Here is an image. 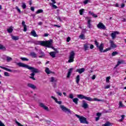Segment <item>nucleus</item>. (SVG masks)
<instances>
[{
	"label": "nucleus",
	"mask_w": 126,
	"mask_h": 126,
	"mask_svg": "<svg viewBox=\"0 0 126 126\" xmlns=\"http://www.w3.org/2000/svg\"><path fill=\"white\" fill-rule=\"evenodd\" d=\"M17 64L20 67H25V68H27L28 69L31 70L32 73L30 74L31 76H30V78H31V79H32V80H36V78L34 77L36 73H39V72H41V71H40V70L34 67L29 66V65H27L21 62L17 63Z\"/></svg>",
	"instance_id": "f257e3e1"
},
{
	"label": "nucleus",
	"mask_w": 126,
	"mask_h": 126,
	"mask_svg": "<svg viewBox=\"0 0 126 126\" xmlns=\"http://www.w3.org/2000/svg\"><path fill=\"white\" fill-rule=\"evenodd\" d=\"M36 43L37 45H40V46H43V47H47V48H51L53 50H55V48L53 47V40L50 39L48 41H36Z\"/></svg>",
	"instance_id": "f03ea898"
},
{
	"label": "nucleus",
	"mask_w": 126,
	"mask_h": 126,
	"mask_svg": "<svg viewBox=\"0 0 126 126\" xmlns=\"http://www.w3.org/2000/svg\"><path fill=\"white\" fill-rule=\"evenodd\" d=\"M75 117H77L78 119H79L80 122L81 124H86L87 125H88L89 124V122L87 121V119L83 116H80L77 114L75 115Z\"/></svg>",
	"instance_id": "7ed1b4c3"
},
{
	"label": "nucleus",
	"mask_w": 126,
	"mask_h": 126,
	"mask_svg": "<svg viewBox=\"0 0 126 126\" xmlns=\"http://www.w3.org/2000/svg\"><path fill=\"white\" fill-rule=\"evenodd\" d=\"M84 99L85 100H87V101H90V102H92V101H97L98 102H104V100L99 99H98L96 97H94L93 99L91 97H88V96H85V98Z\"/></svg>",
	"instance_id": "20e7f679"
},
{
	"label": "nucleus",
	"mask_w": 126,
	"mask_h": 126,
	"mask_svg": "<svg viewBox=\"0 0 126 126\" xmlns=\"http://www.w3.org/2000/svg\"><path fill=\"white\" fill-rule=\"evenodd\" d=\"M97 48L99 49L100 53H106V52H108V51H110V50H111V48H108L103 51V49H104V46L103 45V43H101L100 46L98 45V47H97Z\"/></svg>",
	"instance_id": "39448f33"
},
{
	"label": "nucleus",
	"mask_w": 126,
	"mask_h": 126,
	"mask_svg": "<svg viewBox=\"0 0 126 126\" xmlns=\"http://www.w3.org/2000/svg\"><path fill=\"white\" fill-rule=\"evenodd\" d=\"M75 56V53L74 51H71L70 53V56L69 57V60L68 63H73L74 62V56Z\"/></svg>",
	"instance_id": "423d86ee"
},
{
	"label": "nucleus",
	"mask_w": 126,
	"mask_h": 126,
	"mask_svg": "<svg viewBox=\"0 0 126 126\" xmlns=\"http://www.w3.org/2000/svg\"><path fill=\"white\" fill-rule=\"evenodd\" d=\"M60 108L63 112L64 113H67L68 114H71V111L70 109L65 107L64 105H60Z\"/></svg>",
	"instance_id": "0eeeda50"
},
{
	"label": "nucleus",
	"mask_w": 126,
	"mask_h": 126,
	"mask_svg": "<svg viewBox=\"0 0 126 126\" xmlns=\"http://www.w3.org/2000/svg\"><path fill=\"white\" fill-rule=\"evenodd\" d=\"M97 27L98 29H103V30L106 29V27H105V25H104L102 23H99L97 25Z\"/></svg>",
	"instance_id": "6e6552de"
},
{
	"label": "nucleus",
	"mask_w": 126,
	"mask_h": 126,
	"mask_svg": "<svg viewBox=\"0 0 126 126\" xmlns=\"http://www.w3.org/2000/svg\"><path fill=\"white\" fill-rule=\"evenodd\" d=\"M39 106L43 108V109H44V110H45V111H47L48 112H49V107H47L46 105H45V104H44V103H40L39 104Z\"/></svg>",
	"instance_id": "1a4fd4ad"
},
{
	"label": "nucleus",
	"mask_w": 126,
	"mask_h": 126,
	"mask_svg": "<svg viewBox=\"0 0 126 126\" xmlns=\"http://www.w3.org/2000/svg\"><path fill=\"white\" fill-rule=\"evenodd\" d=\"M119 34H120V32L118 31H115L111 33V36L112 39H115V38H116V35H119Z\"/></svg>",
	"instance_id": "9d476101"
},
{
	"label": "nucleus",
	"mask_w": 126,
	"mask_h": 126,
	"mask_svg": "<svg viewBox=\"0 0 126 126\" xmlns=\"http://www.w3.org/2000/svg\"><path fill=\"white\" fill-rule=\"evenodd\" d=\"M110 47L109 48H111V50H112V49H115V48L117 47V45H116L115 43H114V41H113L112 40L110 41Z\"/></svg>",
	"instance_id": "9b49d317"
},
{
	"label": "nucleus",
	"mask_w": 126,
	"mask_h": 126,
	"mask_svg": "<svg viewBox=\"0 0 126 126\" xmlns=\"http://www.w3.org/2000/svg\"><path fill=\"white\" fill-rule=\"evenodd\" d=\"M82 103H83V104L82 105V107L84 108V109H87V108H88L89 105H88V104L86 103V101L85 100H83Z\"/></svg>",
	"instance_id": "f8f14e48"
},
{
	"label": "nucleus",
	"mask_w": 126,
	"mask_h": 126,
	"mask_svg": "<svg viewBox=\"0 0 126 126\" xmlns=\"http://www.w3.org/2000/svg\"><path fill=\"white\" fill-rule=\"evenodd\" d=\"M28 87H29L30 88H32V89H33V90H35L37 87L35 85L31 84V83H29L27 85Z\"/></svg>",
	"instance_id": "ddd939ff"
},
{
	"label": "nucleus",
	"mask_w": 126,
	"mask_h": 126,
	"mask_svg": "<svg viewBox=\"0 0 126 126\" xmlns=\"http://www.w3.org/2000/svg\"><path fill=\"white\" fill-rule=\"evenodd\" d=\"M76 72H79L80 74H81L83 72H84L85 71V68H81L80 69H77L76 70Z\"/></svg>",
	"instance_id": "4468645a"
},
{
	"label": "nucleus",
	"mask_w": 126,
	"mask_h": 126,
	"mask_svg": "<svg viewBox=\"0 0 126 126\" xmlns=\"http://www.w3.org/2000/svg\"><path fill=\"white\" fill-rule=\"evenodd\" d=\"M72 70H73V68H70L68 71L67 75V78H69L70 77V75H71V73L72 72Z\"/></svg>",
	"instance_id": "2eb2a0df"
},
{
	"label": "nucleus",
	"mask_w": 126,
	"mask_h": 126,
	"mask_svg": "<svg viewBox=\"0 0 126 126\" xmlns=\"http://www.w3.org/2000/svg\"><path fill=\"white\" fill-rule=\"evenodd\" d=\"M89 46H90V44L89 43H86L84 44V49L85 52H86V51H88V49H89Z\"/></svg>",
	"instance_id": "dca6fc26"
},
{
	"label": "nucleus",
	"mask_w": 126,
	"mask_h": 126,
	"mask_svg": "<svg viewBox=\"0 0 126 126\" xmlns=\"http://www.w3.org/2000/svg\"><path fill=\"white\" fill-rule=\"evenodd\" d=\"M31 34L33 37H38V35L37 34V33H36V32L35 31V30H32L31 32Z\"/></svg>",
	"instance_id": "f3484780"
},
{
	"label": "nucleus",
	"mask_w": 126,
	"mask_h": 126,
	"mask_svg": "<svg viewBox=\"0 0 126 126\" xmlns=\"http://www.w3.org/2000/svg\"><path fill=\"white\" fill-rule=\"evenodd\" d=\"M89 14H91V15H92L93 17H94V18H97V17H98V15L94 14V12H92L91 11L89 12Z\"/></svg>",
	"instance_id": "a211bd4d"
},
{
	"label": "nucleus",
	"mask_w": 126,
	"mask_h": 126,
	"mask_svg": "<svg viewBox=\"0 0 126 126\" xmlns=\"http://www.w3.org/2000/svg\"><path fill=\"white\" fill-rule=\"evenodd\" d=\"M79 81H80V76L78 75L76 78V82L78 85H79Z\"/></svg>",
	"instance_id": "6ab92c4d"
},
{
	"label": "nucleus",
	"mask_w": 126,
	"mask_h": 126,
	"mask_svg": "<svg viewBox=\"0 0 126 126\" xmlns=\"http://www.w3.org/2000/svg\"><path fill=\"white\" fill-rule=\"evenodd\" d=\"M0 68H2V69H4V70H6L7 71H9V72H12V70L10 69H8L6 67L2 66H0Z\"/></svg>",
	"instance_id": "aec40b11"
},
{
	"label": "nucleus",
	"mask_w": 126,
	"mask_h": 126,
	"mask_svg": "<svg viewBox=\"0 0 126 126\" xmlns=\"http://www.w3.org/2000/svg\"><path fill=\"white\" fill-rule=\"evenodd\" d=\"M56 54L57 53H56V52H51L49 53V55L52 58H56Z\"/></svg>",
	"instance_id": "412c9836"
},
{
	"label": "nucleus",
	"mask_w": 126,
	"mask_h": 126,
	"mask_svg": "<svg viewBox=\"0 0 126 126\" xmlns=\"http://www.w3.org/2000/svg\"><path fill=\"white\" fill-rule=\"evenodd\" d=\"M45 71L47 74H51V73H53V72L50 70V69L48 67L46 68Z\"/></svg>",
	"instance_id": "4be33fe9"
},
{
	"label": "nucleus",
	"mask_w": 126,
	"mask_h": 126,
	"mask_svg": "<svg viewBox=\"0 0 126 126\" xmlns=\"http://www.w3.org/2000/svg\"><path fill=\"white\" fill-rule=\"evenodd\" d=\"M30 56L32 57V58H37V54L34 52H31L30 54Z\"/></svg>",
	"instance_id": "5701e85b"
},
{
	"label": "nucleus",
	"mask_w": 126,
	"mask_h": 126,
	"mask_svg": "<svg viewBox=\"0 0 126 126\" xmlns=\"http://www.w3.org/2000/svg\"><path fill=\"white\" fill-rule=\"evenodd\" d=\"M78 101H79V99L77 98H74L73 99V102H74L76 105H78Z\"/></svg>",
	"instance_id": "b1692460"
},
{
	"label": "nucleus",
	"mask_w": 126,
	"mask_h": 126,
	"mask_svg": "<svg viewBox=\"0 0 126 126\" xmlns=\"http://www.w3.org/2000/svg\"><path fill=\"white\" fill-rule=\"evenodd\" d=\"M11 38L12 40H14V41H17V40L19 39V37L12 35Z\"/></svg>",
	"instance_id": "393cba45"
},
{
	"label": "nucleus",
	"mask_w": 126,
	"mask_h": 126,
	"mask_svg": "<svg viewBox=\"0 0 126 126\" xmlns=\"http://www.w3.org/2000/svg\"><path fill=\"white\" fill-rule=\"evenodd\" d=\"M7 31L8 33H12V31H13V29L12 28V27H10V28L7 29Z\"/></svg>",
	"instance_id": "a878e982"
},
{
	"label": "nucleus",
	"mask_w": 126,
	"mask_h": 126,
	"mask_svg": "<svg viewBox=\"0 0 126 126\" xmlns=\"http://www.w3.org/2000/svg\"><path fill=\"white\" fill-rule=\"evenodd\" d=\"M77 97L79 98V99H85V96L83 94H78Z\"/></svg>",
	"instance_id": "bb28decb"
},
{
	"label": "nucleus",
	"mask_w": 126,
	"mask_h": 126,
	"mask_svg": "<svg viewBox=\"0 0 126 126\" xmlns=\"http://www.w3.org/2000/svg\"><path fill=\"white\" fill-rule=\"evenodd\" d=\"M112 126V123L107 122L105 124H103L102 126Z\"/></svg>",
	"instance_id": "cd10ccee"
},
{
	"label": "nucleus",
	"mask_w": 126,
	"mask_h": 126,
	"mask_svg": "<svg viewBox=\"0 0 126 126\" xmlns=\"http://www.w3.org/2000/svg\"><path fill=\"white\" fill-rule=\"evenodd\" d=\"M126 107L122 101H119V108H124Z\"/></svg>",
	"instance_id": "c85d7f7f"
},
{
	"label": "nucleus",
	"mask_w": 126,
	"mask_h": 126,
	"mask_svg": "<svg viewBox=\"0 0 126 126\" xmlns=\"http://www.w3.org/2000/svg\"><path fill=\"white\" fill-rule=\"evenodd\" d=\"M91 20H89L88 21V28H91Z\"/></svg>",
	"instance_id": "c756f323"
},
{
	"label": "nucleus",
	"mask_w": 126,
	"mask_h": 126,
	"mask_svg": "<svg viewBox=\"0 0 126 126\" xmlns=\"http://www.w3.org/2000/svg\"><path fill=\"white\" fill-rule=\"evenodd\" d=\"M11 61H12V58L11 57L7 56L6 57V61L7 63H9V62H11Z\"/></svg>",
	"instance_id": "7c9ffc66"
},
{
	"label": "nucleus",
	"mask_w": 126,
	"mask_h": 126,
	"mask_svg": "<svg viewBox=\"0 0 126 126\" xmlns=\"http://www.w3.org/2000/svg\"><path fill=\"white\" fill-rule=\"evenodd\" d=\"M79 38L82 40H85V35H84L83 34H82L79 35Z\"/></svg>",
	"instance_id": "2f4dec72"
},
{
	"label": "nucleus",
	"mask_w": 126,
	"mask_h": 126,
	"mask_svg": "<svg viewBox=\"0 0 126 126\" xmlns=\"http://www.w3.org/2000/svg\"><path fill=\"white\" fill-rule=\"evenodd\" d=\"M57 82V80L55 79V77H51L50 78V82Z\"/></svg>",
	"instance_id": "473e14b6"
},
{
	"label": "nucleus",
	"mask_w": 126,
	"mask_h": 126,
	"mask_svg": "<svg viewBox=\"0 0 126 126\" xmlns=\"http://www.w3.org/2000/svg\"><path fill=\"white\" fill-rule=\"evenodd\" d=\"M44 10H43L42 9H38L36 12V14H39V13H43Z\"/></svg>",
	"instance_id": "72a5a7b5"
},
{
	"label": "nucleus",
	"mask_w": 126,
	"mask_h": 126,
	"mask_svg": "<svg viewBox=\"0 0 126 126\" xmlns=\"http://www.w3.org/2000/svg\"><path fill=\"white\" fill-rule=\"evenodd\" d=\"M20 59L23 62H25V61L28 62V61H29V59H27V58H26L25 57H21Z\"/></svg>",
	"instance_id": "f704fd0d"
},
{
	"label": "nucleus",
	"mask_w": 126,
	"mask_h": 126,
	"mask_svg": "<svg viewBox=\"0 0 126 126\" xmlns=\"http://www.w3.org/2000/svg\"><path fill=\"white\" fill-rule=\"evenodd\" d=\"M118 54H119V52L115 51V52H113L112 53V57H115V56H117V55H118Z\"/></svg>",
	"instance_id": "c9c22d12"
},
{
	"label": "nucleus",
	"mask_w": 126,
	"mask_h": 126,
	"mask_svg": "<svg viewBox=\"0 0 126 126\" xmlns=\"http://www.w3.org/2000/svg\"><path fill=\"white\" fill-rule=\"evenodd\" d=\"M79 14L80 15H83V12H84V9H81L79 11Z\"/></svg>",
	"instance_id": "e433bc0d"
},
{
	"label": "nucleus",
	"mask_w": 126,
	"mask_h": 126,
	"mask_svg": "<svg viewBox=\"0 0 126 126\" xmlns=\"http://www.w3.org/2000/svg\"><path fill=\"white\" fill-rule=\"evenodd\" d=\"M39 54L41 55L42 57H45V53H44L42 50H39Z\"/></svg>",
	"instance_id": "4c0bfd02"
},
{
	"label": "nucleus",
	"mask_w": 126,
	"mask_h": 126,
	"mask_svg": "<svg viewBox=\"0 0 126 126\" xmlns=\"http://www.w3.org/2000/svg\"><path fill=\"white\" fill-rule=\"evenodd\" d=\"M0 50H3V51H5V47L2 45L0 44Z\"/></svg>",
	"instance_id": "58836bf2"
},
{
	"label": "nucleus",
	"mask_w": 126,
	"mask_h": 126,
	"mask_svg": "<svg viewBox=\"0 0 126 126\" xmlns=\"http://www.w3.org/2000/svg\"><path fill=\"white\" fill-rule=\"evenodd\" d=\"M22 8H23V9H25V8H26V4H25V3H22Z\"/></svg>",
	"instance_id": "ea45409f"
},
{
	"label": "nucleus",
	"mask_w": 126,
	"mask_h": 126,
	"mask_svg": "<svg viewBox=\"0 0 126 126\" xmlns=\"http://www.w3.org/2000/svg\"><path fill=\"white\" fill-rule=\"evenodd\" d=\"M111 78L110 76L106 77V82L109 83L110 82V78Z\"/></svg>",
	"instance_id": "a19ab883"
},
{
	"label": "nucleus",
	"mask_w": 126,
	"mask_h": 126,
	"mask_svg": "<svg viewBox=\"0 0 126 126\" xmlns=\"http://www.w3.org/2000/svg\"><path fill=\"white\" fill-rule=\"evenodd\" d=\"M56 103H57V104H59V105H62V102L61 101H58V99H57L55 101Z\"/></svg>",
	"instance_id": "79ce46f5"
},
{
	"label": "nucleus",
	"mask_w": 126,
	"mask_h": 126,
	"mask_svg": "<svg viewBox=\"0 0 126 126\" xmlns=\"http://www.w3.org/2000/svg\"><path fill=\"white\" fill-rule=\"evenodd\" d=\"M57 19H58V20H59L60 22H63V20H62V18H61V17L60 16L57 17Z\"/></svg>",
	"instance_id": "37998d69"
},
{
	"label": "nucleus",
	"mask_w": 126,
	"mask_h": 126,
	"mask_svg": "<svg viewBox=\"0 0 126 126\" xmlns=\"http://www.w3.org/2000/svg\"><path fill=\"white\" fill-rule=\"evenodd\" d=\"M15 123L18 126H24L23 125H21V124H20L19 122H17V121H16Z\"/></svg>",
	"instance_id": "c03bdc74"
},
{
	"label": "nucleus",
	"mask_w": 126,
	"mask_h": 126,
	"mask_svg": "<svg viewBox=\"0 0 126 126\" xmlns=\"http://www.w3.org/2000/svg\"><path fill=\"white\" fill-rule=\"evenodd\" d=\"M4 75L5 76H9V73H8V72H5L4 73Z\"/></svg>",
	"instance_id": "a18cd8bd"
},
{
	"label": "nucleus",
	"mask_w": 126,
	"mask_h": 126,
	"mask_svg": "<svg viewBox=\"0 0 126 126\" xmlns=\"http://www.w3.org/2000/svg\"><path fill=\"white\" fill-rule=\"evenodd\" d=\"M94 44L97 47H98L99 43L98 42H97V40L94 41Z\"/></svg>",
	"instance_id": "49530a36"
},
{
	"label": "nucleus",
	"mask_w": 126,
	"mask_h": 126,
	"mask_svg": "<svg viewBox=\"0 0 126 126\" xmlns=\"http://www.w3.org/2000/svg\"><path fill=\"white\" fill-rule=\"evenodd\" d=\"M69 98H70V99H73V94H70L69 95Z\"/></svg>",
	"instance_id": "de8ad7c7"
},
{
	"label": "nucleus",
	"mask_w": 126,
	"mask_h": 126,
	"mask_svg": "<svg viewBox=\"0 0 126 126\" xmlns=\"http://www.w3.org/2000/svg\"><path fill=\"white\" fill-rule=\"evenodd\" d=\"M24 32H26V31H27V26H25L24 27Z\"/></svg>",
	"instance_id": "09e8293b"
},
{
	"label": "nucleus",
	"mask_w": 126,
	"mask_h": 126,
	"mask_svg": "<svg viewBox=\"0 0 126 126\" xmlns=\"http://www.w3.org/2000/svg\"><path fill=\"white\" fill-rule=\"evenodd\" d=\"M89 1V0H85L83 2L84 4H87Z\"/></svg>",
	"instance_id": "8fccbe9b"
},
{
	"label": "nucleus",
	"mask_w": 126,
	"mask_h": 126,
	"mask_svg": "<svg viewBox=\"0 0 126 126\" xmlns=\"http://www.w3.org/2000/svg\"><path fill=\"white\" fill-rule=\"evenodd\" d=\"M101 115H102V114L101 113H96V116L97 117L100 118V116H101Z\"/></svg>",
	"instance_id": "3c124183"
},
{
	"label": "nucleus",
	"mask_w": 126,
	"mask_h": 126,
	"mask_svg": "<svg viewBox=\"0 0 126 126\" xmlns=\"http://www.w3.org/2000/svg\"><path fill=\"white\" fill-rule=\"evenodd\" d=\"M16 9H17V10L18 11V12H19L20 13V12H21V11L20 10V9L19 8H18V6H16Z\"/></svg>",
	"instance_id": "603ef678"
},
{
	"label": "nucleus",
	"mask_w": 126,
	"mask_h": 126,
	"mask_svg": "<svg viewBox=\"0 0 126 126\" xmlns=\"http://www.w3.org/2000/svg\"><path fill=\"white\" fill-rule=\"evenodd\" d=\"M124 61H118V65H120V64H121V63H123Z\"/></svg>",
	"instance_id": "864d4df0"
},
{
	"label": "nucleus",
	"mask_w": 126,
	"mask_h": 126,
	"mask_svg": "<svg viewBox=\"0 0 126 126\" xmlns=\"http://www.w3.org/2000/svg\"><path fill=\"white\" fill-rule=\"evenodd\" d=\"M22 25L24 27L26 26V25H25V22L24 21H23L22 22Z\"/></svg>",
	"instance_id": "5fc2aeb1"
},
{
	"label": "nucleus",
	"mask_w": 126,
	"mask_h": 126,
	"mask_svg": "<svg viewBox=\"0 0 126 126\" xmlns=\"http://www.w3.org/2000/svg\"><path fill=\"white\" fill-rule=\"evenodd\" d=\"M0 126H5V125H4L2 122L0 121Z\"/></svg>",
	"instance_id": "6e6d98bb"
},
{
	"label": "nucleus",
	"mask_w": 126,
	"mask_h": 126,
	"mask_svg": "<svg viewBox=\"0 0 126 126\" xmlns=\"http://www.w3.org/2000/svg\"><path fill=\"white\" fill-rule=\"evenodd\" d=\"M69 41H70V37L68 36V37L67 38L66 42H67V43H68V42H69Z\"/></svg>",
	"instance_id": "4d7b16f0"
},
{
	"label": "nucleus",
	"mask_w": 126,
	"mask_h": 126,
	"mask_svg": "<svg viewBox=\"0 0 126 126\" xmlns=\"http://www.w3.org/2000/svg\"><path fill=\"white\" fill-rule=\"evenodd\" d=\"M95 78H96V75H94L92 77V79H93V80H94V79H95Z\"/></svg>",
	"instance_id": "13d9d810"
},
{
	"label": "nucleus",
	"mask_w": 126,
	"mask_h": 126,
	"mask_svg": "<svg viewBox=\"0 0 126 126\" xmlns=\"http://www.w3.org/2000/svg\"><path fill=\"white\" fill-rule=\"evenodd\" d=\"M110 87H111V86L110 85H107L106 87H105V89H109V88H110Z\"/></svg>",
	"instance_id": "bf43d9fd"
},
{
	"label": "nucleus",
	"mask_w": 126,
	"mask_h": 126,
	"mask_svg": "<svg viewBox=\"0 0 126 126\" xmlns=\"http://www.w3.org/2000/svg\"><path fill=\"white\" fill-rule=\"evenodd\" d=\"M121 117L122 118L121 119L124 120H125V117H126V115H122L121 116Z\"/></svg>",
	"instance_id": "052dcab7"
},
{
	"label": "nucleus",
	"mask_w": 126,
	"mask_h": 126,
	"mask_svg": "<svg viewBox=\"0 0 126 126\" xmlns=\"http://www.w3.org/2000/svg\"><path fill=\"white\" fill-rule=\"evenodd\" d=\"M52 7L54 8H55V9H57L58 8V6H57V5H55V4H53L52 5Z\"/></svg>",
	"instance_id": "680f3d73"
},
{
	"label": "nucleus",
	"mask_w": 126,
	"mask_h": 126,
	"mask_svg": "<svg viewBox=\"0 0 126 126\" xmlns=\"http://www.w3.org/2000/svg\"><path fill=\"white\" fill-rule=\"evenodd\" d=\"M90 49H91V50H92V49H94V45H93V44H91V45H90Z\"/></svg>",
	"instance_id": "e2e57ef3"
},
{
	"label": "nucleus",
	"mask_w": 126,
	"mask_h": 126,
	"mask_svg": "<svg viewBox=\"0 0 126 126\" xmlns=\"http://www.w3.org/2000/svg\"><path fill=\"white\" fill-rule=\"evenodd\" d=\"M51 98H52V99H53V100H55V101H57V98L54 97V96H51Z\"/></svg>",
	"instance_id": "0e129e2a"
},
{
	"label": "nucleus",
	"mask_w": 126,
	"mask_h": 126,
	"mask_svg": "<svg viewBox=\"0 0 126 126\" xmlns=\"http://www.w3.org/2000/svg\"><path fill=\"white\" fill-rule=\"evenodd\" d=\"M34 10H35V8H34V7H31V10H32V11H34Z\"/></svg>",
	"instance_id": "69168bd1"
},
{
	"label": "nucleus",
	"mask_w": 126,
	"mask_h": 126,
	"mask_svg": "<svg viewBox=\"0 0 126 126\" xmlns=\"http://www.w3.org/2000/svg\"><path fill=\"white\" fill-rule=\"evenodd\" d=\"M38 25H39V26L43 25V22H39L38 23Z\"/></svg>",
	"instance_id": "338daca9"
},
{
	"label": "nucleus",
	"mask_w": 126,
	"mask_h": 126,
	"mask_svg": "<svg viewBox=\"0 0 126 126\" xmlns=\"http://www.w3.org/2000/svg\"><path fill=\"white\" fill-rule=\"evenodd\" d=\"M57 94L59 95V96H62L63 94L61 93L60 92H57Z\"/></svg>",
	"instance_id": "774afa93"
}]
</instances>
